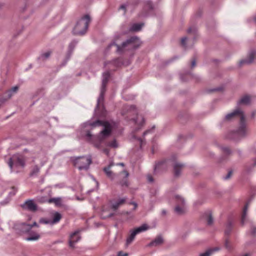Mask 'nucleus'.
I'll return each instance as SVG.
<instances>
[{
	"label": "nucleus",
	"mask_w": 256,
	"mask_h": 256,
	"mask_svg": "<svg viewBox=\"0 0 256 256\" xmlns=\"http://www.w3.org/2000/svg\"><path fill=\"white\" fill-rule=\"evenodd\" d=\"M232 171H229L228 174H227V175L226 176V177L224 178V179L225 180H228V179L232 175Z\"/></svg>",
	"instance_id": "nucleus-39"
},
{
	"label": "nucleus",
	"mask_w": 256,
	"mask_h": 256,
	"mask_svg": "<svg viewBox=\"0 0 256 256\" xmlns=\"http://www.w3.org/2000/svg\"><path fill=\"white\" fill-rule=\"evenodd\" d=\"M219 249L218 248L208 250L205 252L201 254L200 256H210V255L215 251H218Z\"/></svg>",
	"instance_id": "nucleus-26"
},
{
	"label": "nucleus",
	"mask_w": 256,
	"mask_h": 256,
	"mask_svg": "<svg viewBox=\"0 0 256 256\" xmlns=\"http://www.w3.org/2000/svg\"><path fill=\"white\" fill-rule=\"evenodd\" d=\"M115 213L108 203L104 205L102 208L101 217L103 219L110 218L114 215Z\"/></svg>",
	"instance_id": "nucleus-9"
},
{
	"label": "nucleus",
	"mask_w": 256,
	"mask_h": 256,
	"mask_svg": "<svg viewBox=\"0 0 256 256\" xmlns=\"http://www.w3.org/2000/svg\"><path fill=\"white\" fill-rule=\"evenodd\" d=\"M118 165H120L123 166H124V164L123 163H120V164H118Z\"/></svg>",
	"instance_id": "nucleus-50"
},
{
	"label": "nucleus",
	"mask_w": 256,
	"mask_h": 256,
	"mask_svg": "<svg viewBox=\"0 0 256 256\" xmlns=\"http://www.w3.org/2000/svg\"><path fill=\"white\" fill-rule=\"evenodd\" d=\"M110 77V74L109 72H106L103 74V78L102 82V87L101 90L100 94L98 100L97 106L99 107L101 104H102L104 100V95L106 92V84Z\"/></svg>",
	"instance_id": "nucleus-6"
},
{
	"label": "nucleus",
	"mask_w": 256,
	"mask_h": 256,
	"mask_svg": "<svg viewBox=\"0 0 256 256\" xmlns=\"http://www.w3.org/2000/svg\"><path fill=\"white\" fill-rule=\"evenodd\" d=\"M127 6H128V5L123 4L120 6V8L125 10Z\"/></svg>",
	"instance_id": "nucleus-44"
},
{
	"label": "nucleus",
	"mask_w": 256,
	"mask_h": 256,
	"mask_svg": "<svg viewBox=\"0 0 256 256\" xmlns=\"http://www.w3.org/2000/svg\"><path fill=\"white\" fill-rule=\"evenodd\" d=\"M232 228V224L231 222H229L226 226V229L225 231V234H228L230 232V231L231 230Z\"/></svg>",
	"instance_id": "nucleus-33"
},
{
	"label": "nucleus",
	"mask_w": 256,
	"mask_h": 256,
	"mask_svg": "<svg viewBox=\"0 0 256 256\" xmlns=\"http://www.w3.org/2000/svg\"><path fill=\"white\" fill-rule=\"evenodd\" d=\"M225 246L228 249H230V246H229V241L226 240L225 242Z\"/></svg>",
	"instance_id": "nucleus-42"
},
{
	"label": "nucleus",
	"mask_w": 256,
	"mask_h": 256,
	"mask_svg": "<svg viewBox=\"0 0 256 256\" xmlns=\"http://www.w3.org/2000/svg\"><path fill=\"white\" fill-rule=\"evenodd\" d=\"M92 163L90 156H80L75 158L73 160V164L80 170H88Z\"/></svg>",
	"instance_id": "nucleus-5"
},
{
	"label": "nucleus",
	"mask_w": 256,
	"mask_h": 256,
	"mask_svg": "<svg viewBox=\"0 0 256 256\" xmlns=\"http://www.w3.org/2000/svg\"><path fill=\"white\" fill-rule=\"evenodd\" d=\"M138 41V38L135 36L131 37L126 42H123L122 46L116 44L117 47V50L118 52H122L123 51L124 49L127 46L130 48H138V46L136 44L137 42Z\"/></svg>",
	"instance_id": "nucleus-7"
},
{
	"label": "nucleus",
	"mask_w": 256,
	"mask_h": 256,
	"mask_svg": "<svg viewBox=\"0 0 256 256\" xmlns=\"http://www.w3.org/2000/svg\"><path fill=\"white\" fill-rule=\"evenodd\" d=\"M40 238V236L38 234H30V236L28 237L26 240L28 241H31V240H36L39 239Z\"/></svg>",
	"instance_id": "nucleus-27"
},
{
	"label": "nucleus",
	"mask_w": 256,
	"mask_h": 256,
	"mask_svg": "<svg viewBox=\"0 0 256 256\" xmlns=\"http://www.w3.org/2000/svg\"><path fill=\"white\" fill-rule=\"evenodd\" d=\"M90 18L88 14L84 16L80 20L74 28V33L76 34L83 35L87 31Z\"/></svg>",
	"instance_id": "nucleus-3"
},
{
	"label": "nucleus",
	"mask_w": 256,
	"mask_h": 256,
	"mask_svg": "<svg viewBox=\"0 0 256 256\" xmlns=\"http://www.w3.org/2000/svg\"><path fill=\"white\" fill-rule=\"evenodd\" d=\"M113 45H115V44H112L110 45L109 47H110V46H112Z\"/></svg>",
	"instance_id": "nucleus-51"
},
{
	"label": "nucleus",
	"mask_w": 256,
	"mask_h": 256,
	"mask_svg": "<svg viewBox=\"0 0 256 256\" xmlns=\"http://www.w3.org/2000/svg\"><path fill=\"white\" fill-rule=\"evenodd\" d=\"M40 222L46 224L53 225L52 222V220L46 218H42L40 219Z\"/></svg>",
	"instance_id": "nucleus-28"
},
{
	"label": "nucleus",
	"mask_w": 256,
	"mask_h": 256,
	"mask_svg": "<svg viewBox=\"0 0 256 256\" xmlns=\"http://www.w3.org/2000/svg\"><path fill=\"white\" fill-rule=\"evenodd\" d=\"M88 125L92 128L98 126H103L104 127V129L98 136H92L89 131L86 133V140L92 143L96 148L101 149L102 148L103 144L114 148L118 147V144L115 140L109 142L106 141V138L110 135L112 132V126L109 122L97 120L94 122L89 123Z\"/></svg>",
	"instance_id": "nucleus-1"
},
{
	"label": "nucleus",
	"mask_w": 256,
	"mask_h": 256,
	"mask_svg": "<svg viewBox=\"0 0 256 256\" xmlns=\"http://www.w3.org/2000/svg\"><path fill=\"white\" fill-rule=\"evenodd\" d=\"M236 118H240V126L236 131L232 132L229 136L230 138L234 140H238L246 136L248 133L244 116L240 109L238 108L233 112L228 114L226 116L225 119L226 120H230Z\"/></svg>",
	"instance_id": "nucleus-2"
},
{
	"label": "nucleus",
	"mask_w": 256,
	"mask_h": 256,
	"mask_svg": "<svg viewBox=\"0 0 256 256\" xmlns=\"http://www.w3.org/2000/svg\"><path fill=\"white\" fill-rule=\"evenodd\" d=\"M135 123L138 125L139 127H141L144 123V120L142 116H138L136 119H134Z\"/></svg>",
	"instance_id": "nucleus-25"
},
{
	"label": "nucleus",
	"mask_w": 256,
	"mask_h": 256,
	"mask_svg": "<svg viewBox=\"0 0 256 256\" xmlns=\"http://www.w3.org/2000/svg\"><path fill=\"white\" fill-rule=\"evenodd\" d=\"M26 160V158L23 155L16 154L10 158L8 164L12 170L14 168H24Z\"/></svg>",
	"instance_id": "nucleus-4"
},
{
	"label": "nucleus",
	"mask_w": 256,
	"mask_h": 256,
	"mask_svg": "<svg viewBox=\"0 0 256 256\" xmlns=\"http://www.w3.org/2000/svg\"><path fill=\"white\" fill-rule=\"evenodd\" d=\"M39 171H40L39 168L37 166H36L33 168L30 172V175L31 176L36 175L38 173Z\"/></svg>",
	"instance_id": "nucleus-30"
},
{
	"label": "nucleus",
	"mask_w": 256,
	"mask_h": 256,
	"mask_svg": "<svg viewBox=\"0 0 256 256\" xmlns=\"http://www.w3.org/2000/svg\"><path fill=\"white\" fill-rule=\"evenodd\" d=\"M22 207L25 210L30 212H36L37 210V206L34 202L33 200H26L24 203L22 205Z\"/></svg>",
	"instance_id": "nucleus-11"
},
{
	"label": "nucleus",
	"mask_w": 256,
	"mask_h": 256,
	"mask_svg": "<svg viewBox=\"0 0 256 256\" xmlns=\"http://www.w3.org/2000/svg\"><path fill=\"white\" fill-rule=\"evenodd\" d=\"M151 132V130H148L144 132V136H145L147 134L150 132Z\"/></svg>",
	"instance_id": "nucleus-48"
},
{
	"label": "nucleus",
	"mask_w": 256,
	"mask_h": 256,
	"mask_svg": "<svg viewBox=\"0 0 256 256\" xmlns=\"http://www.w3.org/2000/svg\"><path fill=\"white\" fill-rule=\"evenodd\" d=\"M248 207V204H246L243 210L241 218V224H244V223L245 220L246 218V212Z\"/></svg>",
	"instance_id": "nucleus-23"
},
{
	"label": "nucleus",
	"mask_w": 256,
	"mask_h": 256,
	"mask_svg": "<svg viewBox=\"0 0 256 256\" xmlns=\"http://www.w3.org/2000/svg\"><path fill=\"white\" fill-rule=\"evenodd\" d=\"M196 65V60L194 58L192 61L191 63V67L192 68L194 67Z\"/></svg>",
	"instance_id": "nucleus-40"
},
{
	"label": "nucleus",
	"mask_w": 256,
	"mask_h": 256,
	"mask_svg": "<svg viewBox=\"0 0 256 256\" xmlns=\"http://www.w3.org/2000/svg\"><path fill=\"white\" fill-rule=\"evenodd\" d=\"M163 163L164 162H158V164L156 166L155 170L158 169L160 167V166L163 164Z\"/></svg>",
	"instance_id": "nucleus-38"
},
{
	"label": "nucleus",
	"mask_w": 256,
	"mask_h": 256,
	"mask_svg": "<svg viewBox=\"0 0 256 256\" xmlns=\"http://www.w3.org/2000/svg\"><path fill=\"white\" fill-rule=\"evenodd\" d=\"M50 54L51 52H44L41 54L40 56V58L42 60L46 59L50 56Z\"/></svg>",
	"instance_id": "nucleus-31"
},
{
	"label": "nucleus",
	"mask_w": 256,
	"mask_h": 256,
	"mask_svg": "<svg viewBox=\"0 0 256 256\" xmlns=\"http://www.w3.org/2000/svg\"><path fill=\"white\" fill-rule=\"evenodd\" d=\"M128 254L126 252H124L122 251L119 252L118 254V256H127Z\"/></svg>",
	"instance_id": "nucleus-37"
},
{
	"label": "nucleus",
	"mask_w": 256,
	"mask_h": 256,
	"mask_svg": "<svg viewBox=\"0 0 256 256\" xmlns=\"http://www.w3.org/2000/svg\"><path fill=\"white\" fill-rule=\"evenodd\" d=\"M131 204L134 206V210H135L138 206L137 204L135 202H132Z\"/></svg>",
	"instance_id": "nucleus-46"
},
{
	"label": "nucleus",
	"mask_w": 256,
	"mask_h": 256,
	"mask_svg": "<svg viewBox=\"0 0 256 256\" xmlns=\"http://www.w3.org/2000/svg\"><path fill=\"white\" fill-rule=\"evenodd\" d=\"M128 112H132L134 114H137L136 108L134 106H130L128 108Z\"/></svg>",
	"instance_id": "nucleus-32"
},
{
	"label": "nucleus",
	"mask_w": 256,
	"mask_h": 256,
	"mask_svg": "<svg viewBox=\"0 0 256 256\" xmlns=\"http://www.w3.org/2000/svg\"><path fill=\"white\" fill-rule=\"evenodd\" d=\"M176 199L178 203V206L175 208V211L178 214H182L184 211V200L183 198L178 196H176Z\"/></svg>",
	"instance_id": "nucleus-10"
},
{
	"label": "nucleus",
	"mask_w": 256,
	"mask_h": 256,
	"mask_svg": "<svg viewBox=\"0 0 256 256\" xmlns=\"http://www.w3.org/2000/svg\"><path fill=\"white\" fill-rule=\"evenodd\" d=\"M138 140L140 141V147H142V142H143V140L141 138H139Z\"/></svg>",
	"instance_id": "nucleus-47"
},
{
	"label": "nucleus",
	"mask_w": 256,
	"mask_h": 256,
	"mask_svg": "<svg viewBox=\"0 0 256 256\" xmlns=\"http://www.w3.org/2000/svg\"><path fill=\"white\" fill-rule=\"evenodd\" d=\"M196 29L195 28H189L188 30V34H190V33H194V34H195L196 33Z\"/></svg>",
	"instance_id": "nucleus-36"
},
{
	"label": "nucleus",
	"mask_w": 256,
	"mask_h": 256,
	"mask_svg": "<svg viewBox=\"0 0 256 256\" xmlns=\"http://www.w3.org/2000/svg\"><path fill=\"white\" fill-rule=\"evenodd\" d=\"M114 166V164L112 162L108 166L104 168V171L106 173V176L111 180H114L116 176V174L113 173L110 170L111 168Z\"/></svg>",
	"instance_id": "nucleus-16"
},
{
	"label": "nucleus",
	"mask_w": 256,
	"mask_h": 256,
	"mask_svg": "<svg viewBox=\"0 0 256 256\" xmlns=\"http://www.w3.org/2000/svg\"><path fill=\"white\" fill-rule=\"evenodd\" d=\"M256 233V228H252V234H254Z\"/></svg>",
	"instance_id": "nucleus-45"
},
{
	"label": "nucleus",
	"mask_w": 256,
	"mask_h": 256,
	"mask_svg": "<svg viewBox=\"0 0 256 256\" xmlns=\"http://www.w3.org/2000/svg\"><path fill=\"white\" fill-rule=\"evenodd\" d=\"M148 229V226L146 224H144L140 227H138L134 230L130 231V236L126 239V245L130 244L134 240L136 236L142 232H144Z\"/></svg>",
	"instance_id": "nucleus-8"
},
{
	"label": "nucleus",
	"mask_w": 256,
	"mask_h": 256,
	"mask_svg": "<svg viewBox=\"0 0 256 256\" xmlns=\"http://www.w3.org/2000/svg\"><path fill=\"white\" fill-rule=\"evenodd\" d=\"M144 24L143 23L140 24H134L130 28V30L133 32H138L144 26Z\"/></svg>",
	"instance_id": "nucleus-24"
},
{
	"label": "nucleus",
	"mask_w": 256,
	"mask_h": 256,
	"mask_svg": "<svg viewBox=\"0 0 256 256\" xmlns=\"http://www.w3.org/2000/svg\"><path fill=\"white\" fill-rule=\"evenodd\" d=\"M254 20L256 22V18H254Z\"/></svg>",
	"instance_id": "nucleus-53"
},
{
	"label": "nucleus",
	"mask_w": 256,
	"mask_h": 256,
	"mask_svg": "<svg viewBox=\"0 0 256 256\" xmlns=\"http://www.w3.org/2000/svg\"><path fill=\"white\" fill-rule=\"evenodd\" d=\"M37 226L38 225H37V224L36 222H34L33 224H32V225L23 223L22 224V232H27L29 231L34 226Z\"/></svg>",
	"instance_id": "nucleus-18"
},
{
	"label": "nucleus",
	"mask_w": 256,
	"mask_h": 256,
	"mask_svg": "<svg viewBox=\"0 0 256 256\" xmlns=\"http://www.w3.org/2000/svg\"><path fill=\"white\" fill-rule=\"evenodd\" d=\"M223 152L226 154H230V150L228 148L226 147L223 148Z\"/></svg>",
	"instance_id": "nucleus-35"
},
{
	"label": "nucleus",
	"mask_w": 256,
	"mask_h": 256,
	"mask_svg": "<svg viewBox=\"0 0 256 256\" xmlns=\"http://www.w3.org/2000/svg\"><path fill=\"white\" fill-rule=\"evenodd\" d=\"M187 40V38L186 37H184L181 39V44L185 46L186 44V41Z\"/></svg>",
	"instance_id": "nucleus-34"
},
{
	"label": "nucleus",
	"mask_w": 256,
	"mask_h": 256,
	"mask_svg": "<svg viewBox=\"0 0 256 256\" xmlns=\"http://www.w3.org/2000/svg\"><path fill=\"white\" fill-rule=\"evenodd\" d=\"M206 219H207V224L208 225H210L213 222V219L212 216L210 212H208L206 214Z\"/></svg>",
	"instance_id": "nucleus-29"
},
{
	"label": "nucleus",
	"mask_w": 256,
	"mask_h": 256,
	"mask_svg": "<svg viewBox=\"0 0 256 256\" xmlns=\"http://www.w3.org/2000/svg\"><path fill=\"white\" fill-rule=\"evenodd\" d=\"M250 101V97L248 96H245L241 98L238 102L239 104H247Z\"/></svg>",
	"instance_id": "nucleus-22"
},
{
	"label": "nucleus",
	"mask_w": 256,
	"mask_h": 256,
	"mask_svg": "<svg viewBox=\"0 0 256 256\" xmlns=\"http://www.w3.org/2000/svg\"><path fill=\"white\" fill-rule=\"evenodd\" d=\"M56 202V200L55 199H51L50 200V202Z\"/></svg>",
	"instance_id": "nucleus-49"
},
{
	"label": "nucleus",
	"mask_w": 256,
	"mask_h": 256,
	"mask_svg": "<svg viewBox=\"0 0 256 256\" xmlns=\"http://www.w3.org/2000/svg\"><path fill=\"white\" fill-rule=\"evenodd\" d=\"M184 167L183 164L180 163H176L174 166V174L176 176H178L180 174V172Z\"/></svg>",
	"instance_id": "nucleus-17"
},
{
	"label": "nucleus",
	"mask_w": 256,
	"mask_h": 256,
	"mask_svg": "<svg viewBox=\"0 0 256 256\" xmlns=\"http://www.w3.org/2000/svg\"><path fill=\"white\" fill-rule=\"evenodd\" d=\"M18 86H15L12 88L11 89L8 90L5 94V97L0 99V102H4L8 99L10 98L12 95V93L16 92L18 91Z\"/></svg>",
	"instance_id": "nucleus-14"
},
{
	"label": "nucleus",
	"mask_w": 256,
	"mask_h": 256,
	"mask_svg": "<svg viewBox=\"0 0 256 256\" xmlns=\"http://www.w3.org/2000/svg\"><path fill=\"white\" fill-rule=\"evenodd\" d=\"M79 231L77 230L72 233L70 237L69 246L71 248H74V244L80 240V236H78Z\"/></svg>",
	"instance_id": "nucleus-13"
},
{
	"label": "nucleus",
	"mask_w": 256,
	"mask_h": 256,
	"mask_svg": "<svg viewBox=\"0 0 256 256\" xmlns=\"http://www.w3.org/2000/svg\"><path fill=\"white\" fill-rule=\"evenodd\" d=\"M163 242V239L162 237L159 236L156 238V239L150 244V246H157L161 244Z\"/></svg>",
	"instance_id": "nucleus-19"
},
{
	"label": "nucleus",
	"mask_w": 256,
	"mask_h": 256,
	"mask_svg": "<svg viewBox=\"0 0 256 256\" xmlns=\"http://www.w3.org/2000/svg\"><path fill=\"white\" fill-rule=\"evenodd\" d=\"M103 152L106 155L108 156L109 154V150L107 148H104L102 149Z\"/></svg>",
	"instance_id": "nucleus-41"
},
{
	"label": "nucleus",
	"mask_w": 256,
	"mask_h": 256,
	"mask_svg": "<svg viewBox=\"0 0 256 256\" xmlns=\"http://www.w3.org/2000/svg\"><path fill=\"white\" fill-rule=\"evenodd\" d=\"M147 178H148V180L149 182H152L154 180H153V178L152 177V176L150 175H148L147 176Z\"/></svg>",
	"instance_id": "nucleus-43"
},
{
	"label": "nucleus",
	"mask_w": 256,
	"mask_h": 256,
	"mask_svg": "<svg viewBox=\"0 0 256 256\" xmlns=\"http://www.w3.org/2000/svg\"><path fill=\"white\" fill-rule=\"evenodd\" d=\"M243 256H250L249 254H246Z\"/></svg>",
	"instance_id": "nucleus-52"
},
{
	"label": "nucleus",
	"mask_w": 256,
	"mask_h": 256,
	"mask_svg": "<svg viewBox=\"0 0 256 256\" xmlns=\"http://www.w3.org/2000/svg\"><path fill=\"white\" fill-rule=\"evenodd\" d=\"M62 218V215L60 213L58 212H54L53 214V218L52 220V224L58 223L61 220Z\"/></svg>",
	"instance_id": "nucleus-20"
},
{
	"label": "nucleus",
	"mask_w": 256,
	"mask_h": 256,
	"mask_svg": "<svg viewBox=\"0 0 256 256\" xmlns=\"http://www.w3.org/2000/svg\"><path fill=\"white\" fill-rule=\"evenodd\" d=\"M126 201V198H119L116 201H112L110 203L111 205V208L113 210L114 212H115L122 204H124Z\"/></svg>",
	"instance_id": "nucleus-12"
},
{
	"label": "nucleus",
	"mask_w": 256,
	"mask_h": 256,
	"mask_svg": "<svg viewBox=\"0 0 256 256\" xmlns=\"http://www.w3.org/2000/svg\"><path fill=\"white\" fill-rule=\"evenodd\" d=\"M256 58V51L252 50L249 54L248 58L246 60H243L240 62V66L244 64H250L252 63L254 60Z\"/></svg>",
	"instance_id": "nucleus-15"
},
{
	"label": "nucleus",
	"mask_w": 256,
	"mask_h": 256,
	"mask_svg": "<svg viewBox=\"0 0 256 256\" xmlns=\"http://www.w3.org/2000/svg\"><path fill=\"white\" fill-rule=\"evenodd\" d=\"M120 174H124V178H123V180L122 181H120V184L122 186H128V182L127 178L128 176V173L126 171H124L122 173Z\"/></svg>",
	"instance_id": "nucleus-21"
}]
</instances>
